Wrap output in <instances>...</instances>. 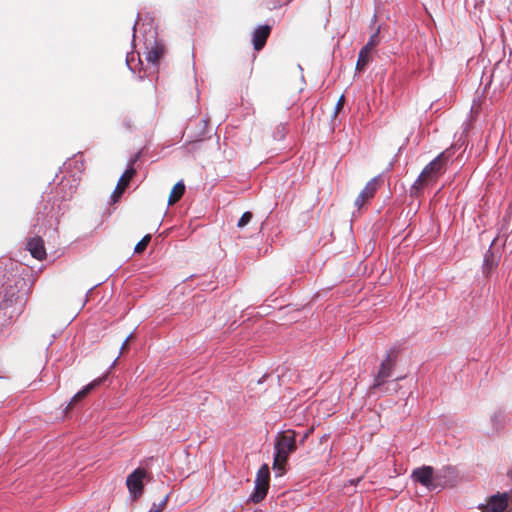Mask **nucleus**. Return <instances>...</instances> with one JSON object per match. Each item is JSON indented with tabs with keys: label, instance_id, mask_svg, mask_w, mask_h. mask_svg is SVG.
Instances as JSON below:
<instances>
[{
	"label": "nucleus",
	"instance_id": "9b49d317",
	"mask_svg": "<svg viewBox=\"0 0 512 512\" xmlns=\"http://www.w3.org/2000/svg\"><path fill=\"white\" fill-rule=\"evenodd\" d=\"M491 430L493 433H498L504 429L506 424V415L500 411H495L490 417Z\"/></svg>",
	"mask_w": 512,
	"mask_h": 512
},
{
	"label": "nucleus",
	"instance_id": "412c9836",
	"mask_svg": "<svg viewBox=\"0 0 512 512\" xmlns=\"http://www.w3.org/2000/svg\"><path fill=\"white\" fill-rule=\"evenodd\" d=\"M378 33H379V30H377L374 34H372L368 40V42L366 43L365 47H368V49L372 50L373 47H375L379 40H378Z\"/></svg>",
	"mask_w": 512,
	"mask_h": 512
},
{
	"label": "nucleus",
	"instance_id": "a211bd4d",
	"mask_svg": "<svg viewBox=\"0 0 512 512\" xmlns=\"http://www.w3.org/2000/svg\"><path fill=\"white\" fill-rule=\"evenodd\" d=\"M371 51L372 50L368 49V47H365V46L360 50L359 56H358V61L356 64L357 70H359V71L363 70L365 68V66L368 64Z\"/></svg>",
	"mask_w": 512,
	"mask_h": 512
},
{
	"label": "nucleus",
	"instance_id": "a878e982",
	"mask_svg": "<svg viewBox=\"0 0 512 512\" xmlns=\"http://www.w3.org/2000/svg\"><path fill=\"white\" fill-rule=\"evenodd\" d=\"M136 25H137V22H135V23H134V26H133V36H135Z\"/></svg>",
	"mask_w": 512,
	"mask_h": 512
},
{
	"label": "nucleus",
	"instance_id": "6ab92c4d",
	"mask_svg": "<svg viewBox=\"0 0 512 512\" xmlns=\"http://www.w3.org/2000/svg\"><path fill=\"white\" fill-rule=\"evenodd\" d=\"M151 240V235L147 234L145 235L135 246L134 252L137 254L142 253L148 246L149 242Z\"/></svg>",
	"mask_w": 512,
	"mask_h": 512
},
{
	"label": "nucleus",
	"instance_id": "b1692460",
	"mask_svg": "<svg viewBox=\"0 0 512 512\" xmlns=\"http://www.w3.org/2000/svg\"><path fill=\"white\" fill-rule=\"evenodd\" d=\"M344 101H345V98H344V96L342 95V96L339 98V100H338V102H337V104H336V106H335V113H338V112L343 108Z\"/></svg>",
	"mask_w": 512,
	"mask_h": 512
},
{
	"label": "nucleus",
	"instance_id": "dca6fc26",
	"mask_svg": "<svg viewBox=\"0 0 512 512\" xmlns=\"http://www.w3.org/2000/svg\"><path fill=\"white\" fill-rule=\"evenodd\" d=\"M270 471L267 464H263L256 475L255 484H262L269 486Z\"/></svg>",
	"mask_w": 512,
	"mask_h": 512
},
{
	"label": "nucleus",
	"instance_id": "bb28decb",
	"mask_svg": "<svg viewBox=\"0 0 512 512\" xmlns=\"http://www.w3.org/2000/svg\"><path fill=\"white\" fill-rule=\"evenodd\" d=\"M307 436H308V434H305V435L303 436L302 441H304V440L306 439V437H307Z\"/></svg>",
	"mask_w": 512,
	"mask_h": 512
},
{
	"label": "nucleus",
	"instance_id": "4468645a",
	"mask_svg": "<svg viewBox=\"0 0 512 512\" xmlns=\"http://www.w3.org/2000/svg\"><path fill=\"white\" fill-rule=\"evenodd\" d=\"M269 486L262 484H255L254 492L250 496V501L253 503L261 502L267 495Z\"/></svg>",
	"mask_w": 512,
	"mask_h": 512
},
{
	"label": "nucleus",
	"instance_id": "9d476101",
	"mask_svg": "<svg viewBox=\"0 0 512 512\" xmlns=\"http://www.w3.org/2000/svg\"><path fill=\"white\" fill-rule=\"evenodd\" d=\"M27 249L37 260H42L46 256L44 241L39 236L32 237L27 241Z\"/></svg>",
	"mask_w": 512,
	"mask_h": 512
},
{
	"label": "nucleus",
	"instance_id": "f3484780",
	"mask_svg": "<svg viewBox=\"0 0 512 512\" xmlns=\"http://www.w3.org/2000/svg\"><path fill=\"white\" fill-rule=\"evenodd\" d=\"M101 382V380H95L89 384H87L82 390H80L79 392H77L74 397L72 398L69 406H72L74 405L77 401L83 399L90 391H92V389H94V387H96L99 383Z\"/></svg>",
	"mask_w": 512,
	"mask_h": 512
},
{
	"label": "nucleus",
	"instance_id": "20e7f679",
	"mask_svg": "<svg viewBox=\"0 0 512 512\" xmlns=\"http://www.w3.org/2000/svg\"><path fill=\"white\" fill-rule=\"evenodd\" d=\"M147 472L143 468H137L126 479V485L133 500L138 499L144 491V479Z\"/></svg>",
	"mask_w": 512,
	"mask_h": 512
},
{
	"label": "nucleus",
	"instance_id": "393cba45",
	"mask_svg": "<svg viewBox=\"0 0 512 512\" xmlns=\"http://www.w3.org/2000/svg\"><path fill=\"white\" fill-rule=\"evenodd\" d=\"M132 338V334H130L126 339L125 341L123 342L122 346H121V349H120V353L122 354L126 349H127V346H128V341Z\"/></svg>",
	"mask_w": 512,
	"mask_h": 512
},
{
	"label": "nucleus",
	"instance_id": "f03ea898",
	"mask_svg": "<svg viewBox=\"0 0 512 512\" xmlns=\"http://www.w3.org/2000/svg\"><path fill=\"white\" fill-rule=\"evenodd\" d=\"M296 432L294 430L281 431L275 436L273 469L276 476H282L289 455L296 451Z\"/></svg>",
	"mask_w": 512,
	"mask_h": 512
},
{
	"label": "nucleus",
	"instance_id": "2eb2a0df",
	"mask_svg": "<svg viewBox=\"0 0 512 512\" xmlns=\"http://www.w3.org/2000/svg\"><path fill=\"white\" fill-rule=\"evenodd\" d=\"M496 266L497 260L494 254L489 250L484 256L483 273L488 276Z\"/></svg>",
	"mask_w": 512,
	"mask_h": 512
},
{
	"label": "nucleus",
	"instance_id": "6e6552de",
	"mask_svg": "<svg viewBox=\"0 0 512 512\" xmlns=\"http://www.w3.org/2000/svg\"><path fill=\"white\" fill-rule=\"evenodd\" d=\"M136 158L132 159L130 161L129 167L125 170V172L122 174L120 179L118 180V183L113 191L112 197L114 200H116L118 197L122 195V193L125 191L126 187L128 186L130 180L135 174V169L133 168V164L135 163Z\"/></svg>",
	"mask_w": 512,
	"mask_h": 512
},
{
	"label": "nucleus",
	"instance_id": "7ed1b4c3",
	"mask_svg": "<svg viewBox=\"0 0 512 512\" xmlns=\"http://www.w3.org/2000/svg\"><path fill=\"white\" fill-rule=\"evenodd\" d=\"M446 473H453V470L448 467L435 472L431 466H422L413 470L411 478L432 491L447 485Z\"/></svg>",
	"mask_w": 512,
	"mask_h": 512
},
{
	"label": "nucleus",
	"instance_id": "5701e85b",
	"mask_svg": "<svg viewBox=\"0 0 512 512\" xmlns=\"http://www.w3.org/2000/svg\"><path fill=\"white\" fill-rule=\"evenodd\" d=\"M285 136V126L284 125H279L277 127V131L274 135V138L277 139V140H281L283 139Z\"/></svg>",
	"mask_w": 512,
	"mask_h": 512
},
{
	"label": "nucleus",
	"instance_id": "aec40b11",
	"mask_svg": "<svg viewBox=\"0 0 512 512\" xmlns=\"http://www.w3.org/2000/svg\"><path fill=\"white\" fill-rule=\"evenodd\" d=\"M252 217H253V215L251 212L243 213V215L241 216V218L239 219V221L237 223V226L239 228L245 227L251 221Z\"/></svg>",
	"mask_w": 512,
	"mask_h": 512
},
{
	"label": "nucleus",
	"instance_id": "423d86ee",
	"mask_svg": "<svg viewBox=\"0 0 512 512\" xmlns=\"http://www.w3.org/2000/svg\"><path fill=\"white\" fill-rule=\"evenodd\" d=\"M396 359L391 354H387L385 359L380 364L379 370L374 378L373 388L381 387L387 379L391 376L395 367Z\"/></svg>",
	"mask_w": 512,
	"mask_h": 512
},
{
	"label": "nucleus",
	"instance_id": "f8f14e48",
	"mask_svg": "<svg viewBox=\"0 0 512 512\" xmlns=\"http://www.w3.org/2000/svg\"><path fill=\"white\" fill-rule=\"evenodd\" d=\"M163 53L164 48L161 45L155 43V45L147 51L146 60L153 65H157Z\"/></svg>",
	"mask_w": 512,
	"mask_h": 512
},
{
	"label": "nucleus",
	"instance_id": "1a4fd4ad",
	"mask_svg": "<svg viewBox=\"0 0 512 512\" xmlns=\"http://www.w3.org/2000/svg\"><path fill=\"white\" fill-rule=\"evenodd\" d=\"M270 32L271 27L269 25H261L254 30L252 34V42L256 51H260L265 46Z\"/></svg>",
	"mask_w": 512,
	"mask_h": 512
},
{
	"label": "nucleus",
	"instance_id": "39448f33",
	"mask_svg": "<svg viewBox=\"0 0 512 512\" xmlns=\"http://www.w3.org/2000/svg\"><path fill=\"white\" fill-rule=\"evenodd\" d=\"M509 506V494L497 493L490 496L485 504L479 505L481 512H506Z\"/></svg>",
	"mask_w": 512,
	"mask_h": 512
},
{
	"label": "nucleus",
	"instance_id": "f257e3e1",
	"mask_svg": "<svg viewBox=\"0 0 512 512\" xmlns=\"http://www.w3.org/2000/svg\"><path fill=\"white\" fill-rule=\"evenodd\" d=\"M450 157L451 153L449 150H445L428 163L412 184L410 195L419 197L424 187L436 183L439 177L445 172Z\"/></svg>",
	"mask_w": 512,
	"mask_h": 512
},
{
	"label": "nucleus",
	"instance_id": "ddd939ff",
	"mask_svg": "<svg viewBox=\"0 0 512 512\" xmlns=\"http://www.w3.org/2000/svg\"><path fill=\"white\" fill-rule=\"evenodd\" d=\"M185 192V185L182 181L176 183L170 193L168 204L173 205L179 201Z\"/></svg>",
	"mask_w": 512,
	"mask_h": 512
},
{
	"label": "nucleus",
	"instance_id": "0eeeda50",
	"mask_svg": "<svg viewBox=\"0 0 512 512\" xmlns=\"http://www.w3.org/2000/svg\"><path fill=\"white\" fill-rule=\"evenodd\" d=\"M379 187V177L372 178L359 193L355 200V206L361 209L366 203H368L375 196Z\"/></svg>",
	"mask_w": 512,
	"mask_h": 512
},
{
	"label": "nucleus",
	"instance_id": "4be33fe9",
	"mask_svg": "<svg viewBox=\"0 0 512 512\" xmlns=\"http://www.w3.org/2000/svg\"><path fill=\"white\" fill-rule=\"evenodd\" d=\"M168 496H166L159 504L154 503L148 512H161L166 506Z\"/></svg>",
	"mask_w": 512,
	"mask_h": 512
}]
</instances>
